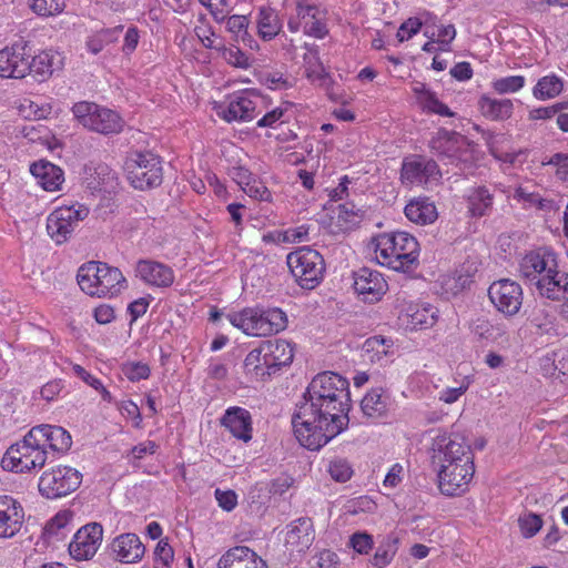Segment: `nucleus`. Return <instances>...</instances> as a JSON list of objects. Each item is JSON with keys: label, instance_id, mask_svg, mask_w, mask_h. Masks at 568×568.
<instances>
[{"label": "nucleus", "instance_id": "aec40b11", "mask_svg": "<svg viewBox=\"0 0 568 568\" xmlns=\"http://www.w3.org/2000/svg\"><path fill=\"white\" fill-rule=\"evenodd\" d=\"M353 287L364 302L376 303L388 290L384 276L376 270L362 267L353 273Z\"/></svg>", "mask_w": 568, "mask_h": 568}, {"label": "nucleus", "instance_id": "f03ea898", "mask_svg": "<svg viewBox=\"0 0 568 568\" xmlns=\"http://www.w3.org/2000/svg\"><path fill=\"white\" fill-rule=\"evenodd\" d=\"M432 450L440 493L449 497L464 494L475 474L470 446L460 435L444 432L433 438Z\"/></svg>", "mask_w": 568, "mask_h": 568}, {"label": "nucleus", "instance_id": "13d9d810", "mask_svg": "<svg viewBox=\"0 0 568 568\" xmlns=\"http://www.w3.org/2000/svg\"><path fill=\"white\" fill-rule=\"evenodd\" d=\"M470 378L465 376L457 386H448L438 393V400L445 404L456 403L469 388Z\"/></svg>", "mask_w": 568, "mask_h": 568}, {"label": "nucleus", "instance_id": "2f4dec72", "mask_svg": "<svg viewBox=\"0 0 568 568\" xmlns=\"http://www.w3.org/2000/svg\"><path fill=\"white\" fill-rule=\"evenodd\" d=\"M30 172L42 189L49 192L59 190L64 181L62 170L44 160L32 163Z\"/></svg>", "mask_w": 568, "mask_h": 568}, {"label": "nucleus", "instance_id": "8fccbe9b", "mask_svg": "<svg viewBox=\"0 0 568 568\" xmlns=\"http://www.w3.org/2000/svg\"><path fill=\"white\" fill-rule=\"evenodd\" d=\"M434 19V16L430 13H425L423 16V19L419 18H409L406 20L398 29L397 31V38L400 42L406 41L410 39L413 36L419 32L422 27L424 26V29L428 23H430V20Z\"/></svg>", "mask_w": 568, "mask_h": 568}, {"label": "nucleus", "instance_id": "de8ad7c7", "mask_svg": "<svg viewBox=\"0 0 568 568\" xmlns=\"http://www.w3.org/2000/svg\"><path fill=\"white\" fill-rule=\"evenodd\" d=\"M326 470L338 483L349 480L354 474L353 467L349 462L343 457H333L326 462Z\"/></svg>", "mask_w": 568, "mask_h": 568}, {"label": "nucleus", "instance_id": "e433bc0d", "mask_svg": "<svg viewBox=\"0 0 568 568\" xmlns=\"http://www.w3.org/2000/svg\"><path fill=\"white\" fill-rule=\"evenodd\" d=\"M74 513L70 509L58 511L43 528V535L49 540L63 539L73 528Z\"/></svg>", "mask_w": 568, "mask_h": 568}, {"label": "nucleus", "instance_id": "f3484780", "mask_svg": "<svg viewBox=\"0 0 568 568\" xmlns=\"http://www.w3.org/2000/svg\"><path fill=\"white\" fill-rule=\"evenodd\" d=\"M440 176V170L434 160L415 155L403 161L400 179L406 185L429 186L436 184Z\"/></svg>", "mask_w": 568, "mask_h": 568}, {"label": "nucleus", "instance_id": "0e129e2a", "mask_svg": "<svg viewBox=\"0 0 568 568\" xmlns=\"http://www.w3.org/2000/svg\"><path fill=\"white\" fill-rule=\"evenodd\" d=\"M72 371L78 377H80L88 385H90L91 387H93L97 390H101L104 399H108V400L111 399L110 393L103 387V384L99 378L92 376L82 366H80L78 364L72 366Z\"/></svg>", "mask_w": 568, "mask_h": 568}, {"label": "nucleus", "instance_id": "58836bf2", "mask_svg": "<svg viewBox=\"0 0 568 568\" xmlns=\"http://www.w3.org/2000/svg\"><path fill=\"white\" fill-rule=\"evenodd\" d=\"M538 292L549 300H561L568 292V274L558 267L540 284Z\"/></svg>", "mask_w": 568, "mask_h": 568}, {"label": "nucleus", "instance_id": "ea45409f", "mask_svg": "<svg viewBox=\"0 0 568 568\" xmlns=\"http://www.w3.org/2000/svg\"><path fill=\"white\" fill-rule=\"evenodd\" d=\"M123 30V26H116L113 28L101 29L92 32L85 41L88 51L92 54L100 53L105 47L116 42Z\"/></svg>", "mask_w": 568, "mask_h": 568}, {"label": "nucleus", "instance_id": "c03bdc74", "mask_svg": "<svg viewBox=\"0 0 568 568\" xmlns=\"http://www.w3.org/2000/svg\"><path fill=\"white\" fill-rule=\"evenodd\" d=\"M398 550V539L394 536L385 537L378 545L373 559L372 565L377 568H384L388 566Z\"/></svg>", "mask_w": 568, "mask_h": 568}, {"label": "nucleus", "instance_id": "dca6fc26", "mask_svg": "<svg viewBox=\"0 0 568 568\" xmlns=\"http://www.w3.org/2000/svg\"><path fill=\"white\" fill-rule=\"evenodd\" d=\"M558 267L556 255L547 250H537L527 253L519 263V273L523 278L536 285L537 290L550 274Z\"/></svg>", "mask_w": 568, "mask_h": 568}, {"label": "nucleus", "instance_id": "680f3d73", "mask_svg": "<svg viewBox=\"0 0 568 568\" xmlns=\"http://www.w3.org/2000/svg\"><path fill=\"white\" fill-rule=\"evenodd\" d=\"M520 531L524 537L530 538L535 536L542 526V520L535 514H528L519 518L518 520Z\"/></svg>", "mask_w": 568, "mask_h": 568}, {"label": "nucleus", "instance_id": "79ce46f5", "mask_svg": "<svg viewBox=\"0 0 568 568\" xmlns=\"http://www.w3.org/2000/svg\"><path fill=\"white\" fill-rule=\"evenodd\" d=\"M564 90L562 80L556 74H547L540 78L532 89V95L539 101H546L558 97Z\"/></svg>", "mask_w": 568, "mask_h": 568}, {"label": "nucleus", "instance_id": "69168bd1", "mask_svg": "<svg viewBox=\"0 0 568 568\" xmlns=\"http://www.w3.org/2000/svg\"><path fill=\"white\" fill-rule=\"evenodd\" d=\"M243 191L253 199L261 201H268L271 199V193L267 187L260 181L253 179L252 181L245 182V186H243Z\"/></svg>", "mask_w": 568, "mask_h": 568}, {"label": "nucleus", "instance_id": "bb28decb", "mask_svg": "<svg viewBox=\"0 0 568 568\" xmlns=\"http://www.w3.org/2000/svg\"><path fill=\"white\" fill-rule=\"evenodd\" d=\"M217 568H268L266 561L246 546H235L221 556Z\"/></svg>", "mask_w": 568, "mask_h": 568}, {"label": "nucleus", "instance_id": "423d86ee", "mask_svg": "<svg viewBox=\"0 0 568 568\" xmlns=\"http://www.w3.org/2000/svg\"><path fill=\"white\" fill-rule=\"evenodd\" d=\"M230 324L247 336L262 337L276 334L286 327V314L277 308L245 307L226 314Z\"/></svg>", "mask_w": 568, "mask_h": 568}, {"label": "nucleus", "instance_id": "4be33fe9", "mask_svg": "<svg viewBox=\"0 0 568 568\" xmlns=\"http://www.w3.org/2000/svg\"><path fill=\"white\" fill-rule=\"evenodd\" d=\"M109 548L111 556L121 564H138L145 554V546L140 537L133 532L116 536Z\"/></svg>", "mask_w": 568, "mask_h": 568}, {"label": "nucleus", "instance_id": "412c9836", "mask_svg": "<svg viewBox=\"0 0 568 568\" xmlns=\"http://www.w3.org/2000/svg\"><path fill=\"white\" fill-rule=\"evenodd\" d=\"M24 523V508L9 495H0V539L18 535Z\"/></svg>", "mask_w": 568, "mask_h": 568}, {"label": "nucleus", "instance_id": "bf43d9fd", "mask_svg": "<svg viewBox=\"0 0 568 568\" xmlns=\"http://www.w3.org/2000/svg\"><path fill=\"white\" fill-rule=\"evenodd\" d=\"M418 104L426 112L438 114L442 116H454V112H452L446 104L439 101L434 91H430L428 94H426V97L423 98V100L418 102Z\"/></svg>", "mask_w": 568, "mask_h": 568}, {"label": "nucleus", "instance_id": "b1692460", "mask_svg": "<svg viewBox=\"0 0 568 568\" xmlns=\"http://www.w3.org/2000/svg\"><path fill=\"white\" fill-rule=\"evenodd\" d=\"M136 276L146 285L153 287H169L174 282V272L169 266L153 260H141L136 263Z\"/></svg>", "mask_w": 568, "mask_h": 568}, {"label": "nucleus", "instance_id": "09e8293b", "mask_svg": "<svg viewBox=\"0 0 568 568\" xmlns=\"http://www.w3.org/2000/svg\"><path fill=\"white\" fill-rule=\"evenodd\" d=\"M473 282L471 275L468 273L455 272L442 276L440 283L443 290L447 294L456 295L464 288L468 287Z\"/></svg>", "mask_w": 568, "mask_h": 568}, {"label": "nucleus", "instance_id": "cd10ccee", "mask_svg": "<svg viewBox=\"0 0 568 568\" xmlns=\"http://www.w3.org/2000/svg\"><path fill=\"white\" fill-rule=\"evenodd\" d=\"M27 63L29 64L28 74H32L39 81H44L50 78L54 71L62 68L63 58L59 52L45 50L32 57L31 60H29L27 55Z\"/></svg>", "mask_w": 568, "mask_h": 568}, {"label": "nucleus", "instance_id": "6ab92c4d", "mask_svg": "<svg viewBox=\"0 0 568 568\" xmlns=\"http://www.w3.org/2000/svg\"><path fill=\"white\" fill-rule=\"evenodd\" d=\"M103 540V527L89 523L77 530L69 544L70 556L78 561L92 559Z\"/></svg>", "mask_w": 568, "mask_h": 568}, {"label": "nucleus", "instance_id": "f257e3e1", "mask_svg": "<svg viewBox=\"0 0 568 568\" xmlns=\"http://www.w3.org/2000/svg\"><path fill=\"white\" fill-rule=\"evenodd\" d=\"M349 408L348 381L333 372L316 375L292 419L296 439L310 450L321 449L347 428Z\"/></svg>", "mask_w": 568, "mask_h": 568}, {"label": "nucleus", "instance_id": "c85d7f7f", "mask_svg": "<svg viewBox=\"0 0 568 568\" xmlns=\"http://www.w3.org/2000/svg\"><path fill=\"white\" fill-rule=\"evenodd\" d=\"M392 408L393 399L390 394L382 387L372 388L361 402L363 414L373 419L387 416Z\"/></svg>", "mask_w": 568, "mask_h": 568}, {"label": "nucleus", "instance_id": "0eeeda50", "mask_svg": "<svg viewBox=\"0 0 568 568\" xmlns=\"http://www.w3.org/2000/svg\"><path fill=\"white\" fill-rule=\"evenodd\" d=\"M429 146L439 158L457 166L464 174H473L478 160L475 145L464 135L439 130L430 140Z\"/></svg>", "mask_w": 568, "mask_h": 568}, {"label": "nucleus", "instance_id": "5fc2aeb1", "mask_svg": "<svg viewBox=\"0 0 568 568\" xmlns=\"http://www.w3.org/2000/svg\"><path fill=\"white\" fill-rule=\"evenodd\" d=\"M194 33L206 49L216 50L221 43V41L217 42V37L205 18L199 19V23L194 27Z\"/></svg>", "mask_w": 568, "mask_h": 568}, {"label": "nucleus", "instance_id": "4d7b16f0", "mask_svg": "<svg viewBox=\"0 0 568 568\" xmlns=\"http://www.w3.org/2000/svg\"><path fill=\"white\" fill-rule=\"evenodd\" d=\"M248 24L250 20L246 16L233 14L226 19V30L232 33L235 39L245 41L246 38H248L250 42H254L247 32Z\"/></svg>", "mask_w": 568, "mask_h": 568}, {"label": "nucleus", "instance_id": "49530a36", "mask_svg": "<svg viewBox=\"0 0 568 568\" xmlns=\"http://www.w3.org/2000/svg\"><path fill=\"white\" fill-rule=\"evenodd\" d=\"M469 328L476 337L485 341H496L505 334V329L500 325H494L484 317L473 321Z\"/></svg>", "mask_w": 568, "mask_h": 568}, {"label": "nucleus", "instance_id": "f704fd0d", "mask_svg": "<svg viewBox=\"0 0 568 568\" xmlns=\"http://www.w3.org/2000/svg\"><path fill=\"white\" fill-rule=\"evenodd\" d=\"M405 215L413 223L428 225L437 220L438 212L435 203L429 199L417 197L405 206Z\"/></svg>", "mask_w": 568, "mask_h": 568}, {"label": "nucleus", "instance_id": "4c0bfd02", "mask_svg": "<svg viewBox=\"0 0 568 568\" xmlns=\"http://www.w3.org/2000/svg\"><path fill=\"white\" fill-rule=\"evenodd\" d=\"M479 109L485 118L491 121H504L511 116L514 103L509 99H493L484 95L479 100Z\"/></svg>", "mask_w": 568, "mask_h": 568}, {"label": "nucleus", "instance_id": "20e7f679", "mask_svg": "<svg viewBox=\"0 0 568 568\" xmlns=\"http://www.w3.org/2000/svg\"><path fill=\"white\" fill-rule=\"evenodd\" d=\"M294 357L292 344L285 339L262 341L243 361V371L250 381L263 382L280 367L290 365Z\"/></svg>", "mask_w": 568, "mask_h": 568}, {"label": "nucleus", "instance_id": "864d4df0", "mask_svg": "<svg viewBox=\"0 0 568 568\" xmlns=\"http://www.w3.org/2000/svg\"><path fill=\"white\" fill-rule=\"evenodd\" d=\"M261 82L270 90H287L294 85V80L281 71H270L261 75Z\"/></svg>", "mask_w": 568, "mask_h": 568}, {"label": "nucleus", "instance_id": "a211bd4d", "mask_svg": "<svg viewBox=\"0 0 568 568\" xmlns=\"http://www.w3.org/2000/svg\"><path fill=\"white\" fill-rule=\"evenodd\" d=\"M488 296L496 310L505 316L516 315L523 305L521 286L509 278L495 281L488 288Z\"/></svg>", "mask_w": 568, "mask_h": 568}, {"label": "nucleus", "instance_id": "2eb2a0df", "mask_svg": "<svg viewBox=\"0 0 568 568\" xmlns=\"http://www.w3.org/2000/svg\"><path fill=\"white\" fill-rule=\"evenodd\" d=\"M265 109L264 98L255 92L244 91L230 97L217 114L227 122H247L255 119Z\"/></svg>", "mask_w": 568, "mask_h": 568}, {"label": "nucleus", "instance_id": "338daca9", "mask_svg": "<svg viewBox=\"0 0 568 568\" xmlns=\"http://www.w3.org/2000/svg\"><path fill=\"white\" fill-rule=\"evenodd\" d=\"M219 506L225 511H232L237 505V495L234 490H222L220 488L214 491Z\"/></svg>", "mask_w": 568, "mask_h": 568}, {"label": "nucleus", "instance_id": "a19ab883", "mask_svg": "<svg viewBox=\"0 0 568 568\" xmlns=\"http://www.w3.org/2000/svg\"><path fill=\"white\" fill-rule=\"evenodd\" d=\"M18 110L19 114L27 120L49 119L54 113V103L24 99L20 102Z\"/></svg>", "mask_w": 568, "mask_h": 568}, {"label": "nucleus", "instance_id": "9d476101", "mask_svg": "<svg viewBox=\"0 0 568 568\" xmlns=\"http://www.w3.org/2000/svg\"><path fill=\"white\" fill-rule=\"evenodd\" d=\"M48 459V452L42 448L29 430L21 440L11 445L3 458L2 466L16 473H27L42 468Z\"/></svg>", "mask_w": 568, "mask_h": 568}, {"label": "nucleus", "instance_id": "774afa93", "mask_svg": "<svg viewBox=\"0 0 568 568\" xmlns=\"http://www.w3.org/2000/svg\"><path fill=\"white\" fill-rule=\"evenodd\" d=\"M174 559L173 548L164 539H161L154 549V561L172 565Z\"/></svg>", "mask_w": 568, "mask_h": 568}, {"label": "nucleus", "instance_id": "6e6d98bb", "mask_svg": "<svg viewBox=\"0 0 568 568\" xmlns=\"http://www.w3.org/2000/svg\"><path fill=\"white\" fill-rule=\"evenodd\" d=\"M290 103H283L280 106L266 112L258 121V128H275L277 124L284 123L288 121L287 111L290 109Z\"/></svg>", "mask_w": 568, "mask_h": 568}, {"label": "nucleus", "instance_id": "c9c22d12", "mask_svg": "<svg viewBox=\"0 0 568 568\" xmlns=\"http://www.w3.org/2000/svg\"><path fill=\"white\" fill-rule=\"evenodd\" d=\"M467 210L473 217L487 215L494 204L493 193L484 185L473 187L466 196Z\"/></svg>", "mask_w": 568, "mask_h": 568}, {"label": "nucleus", "instance_id": "4468645a", "mask_svg": "<svg viewBox=\"0 0 568 568\" xmlns=\"http://www.w3.org/2000/svg\"><path fill=\"white\" fill-rule=\"evenodd\" d=\"M88 215L89 209L80 203L59 206L47 219L48 234L57 244H61Z\"/></svg>", "mask_w": 568, "mask_h": 568}, {"label": "nucleus", "instance_id": "3c124183", "mask_svg": "<svg viewBox=\"0 0 568 568\" xmlns=\"http://www.w3.org/2000/svg\"><path fill=\"white\" fill-rule=\"evenodd\" d=\"M526 84L524 75H508L495 79L491 82V88L499 94L516 93L520 91Z\"/></svg>", "mask_w": 568, "mask_h": 568}, {"label": "nucleus", "instance_id": "a878e982", "mask_svg": "<svg viewBox=\"0 0 568 568\" xmlns=\"http://www.w3.org/2000/svg\"><path fill=\"white\" fill-rule=\"evenodd\" d=\"M29 64L22 45L0 50V78L22 79L28 74Z\"/></svg>", "mask_w": 568, "mask_h": 568}, {"label": "nucleus", "instance_id": "a18cd8bd", "mask_svg": "<svg viewBox=\"0 0 568 568\" xmlns=\"http://www.w3.org/2000/svg\"><path fill=\"white\" fill-rule=\"evenodd\" d=\"M436 27V17L430 20V23L426 26L424 29V36L428 39H436L440 45V50L447 51L449 49L450 42L456 37V29L453 24L440 26L437 29Z\"/></svg>", "mask_w": 568, "mask_h": 568}, {"label": "nucleus", "instance_id": "e2e57ef3", "mask_svg": "<svg viewBox=\"0 0 568 568\" xmlns=\"http://www.w3.org/2000/svg\"><path fill=\"white\" fill-rule=\"evenodd\" d=\"M348 545L356 552L366 555L373 548L374 541L372 535L365 531H357L351 536Z\"/></svg>", "mask_w": 568, "mask_h": 568}, {"label": "nucleus", "instance_id": "ddd939ff", "mask_svg": "<svg viewBox=\"0 0 568 568\" xmlns=\"http://www.w3.org/2000/svg\"><path fill=\"white\" fill-rule=\"evenodd\" d=\"M287 28L293 33L303 31L316 39H323L328 33L325 12L307 0H295Z\"/></svg>", "mask_w": 568, "mask_h": 568}, {"label": "nucleus", "instance_id": "1a4fd4ad", "mask_svg": "<svg viewBox=\"0 0 568 568\" xmlns=\"http://www.w3.org/2000/svg\"><path fill=\"white\" fill-rule=\"evenodd\" d=\"M124 172L136 190H150L161 185L163 168L160 156L151 151H133L124 162Z\"/></svg>", "mask_w": 568, "mask_h": 568}, {"label": "nucleus", "instance_id": "37998d69", "mask_svg": "<svg viewBox=\"0 0 568 568\" xmlns=\"http://www.w3.org/2000/svg\"><path fill=\"white\" fill-rule=\"evenodd\" d=\"M215 51L227 64L234 68L246 70L252 65L250 57L235 44L225 45L221 42Z\"/></svg>", "mask_w": 568, "mask_h": 568}, {"label": "nucleus", "instance_id": "7ed1b4c3", "mask_svg": "<svg viewBox=\"0 0 568 568\" xmlns=\"http://www.w3.org/2000/svg\"><path fill=\"white\" fill-rule=\"evenodd\" d=\"M375 260L396 272H407L418 264L419 244L406 232L382 233L372 241Z\"/></svg>", "mask_w": 568, "mask_h": 568}, {"label": "nucleus", "instance_id": "5701e85b", "mask_svg": "<svg viewBox=\"0 0 568 568\" xmlns=\"http://www.w3.org/2000/svg\"><path fill=\"white\" fill-rule=\"evenodd\" d=\"M30 432L47 452L50 449L53 453L64 454L71 448L72 437L61 426L42 424L32 427Z\"/></svg>", "mask_w": 568, "mask_h": 568}, {"label": "nucleus", "instance_id": "393cba45", "mask_svg": "<svg viewBox=\"0 0 568 568\" xmlns=\"http://www.w3.org/2000/svg\"><path fill=\"white\" fill-rule=\"evenodd\" d=\"M221 425L239 440L247 443L252 439V416L243 407H229L221 418Z\"/></svg>", "mask_w": 568, "mask_h": 568}, {"label": "nucleus", "instance_id": "f8f14e48", "mask_svg": "<svg viewBox=\"0 0 568 568\" xmlns=\"http://www.w3.org/2000/svg\"><path fill=\"white\" fill-rule=\"evenodd\" d=\"M82 474L70 466H57L45 470L39 479V491L48 499H58L77 490Z\"/></svg>", "mask_w": 568, "mask_h": 568}, {"label": "nucleus", "instance_id": "c756f323", "mask_svg": "<svg viewBox=\"0 0 568 568\" xmlns=\"http://www.w3.org/2000/svg\"><path fill=\"white\" fill-rule=\"evenodd\" d=\"M314 538L312 519L301 517L288 526L285 541L297 552H304L312 546Z\"/></svg>", "mask_w": 568, "mask_h": 568}, {"label": "nucleus", "instance_id": "473e14b6", "mask_svg": "<svg viewBox=\"0 0 568 568\" xmlns=\"http://www.w3.org/2000/svg\"><path fill=\"white\" fill-rule=\"evenodd\" d=\"M406 324L413 328L432 327L438 318V310L426 303H412L406 308Z\"/></svg>", "mask_w": 568, "mask_h": 568}, {"label": "nucleus", "instance_id": "7c9ffc66", "mask_svg": "<svg viewBox=\"0 0 568 568\" xmlns=\"http://www.w3.org/2000/svg\"><path fill=\"white\" fill-rule=\"evenodd\" d=\"M364 217V212L357 209L354 203L346 202L332 209L333 232H348L359 225Z\"/></svg>", "mask_w": 568, "mask_h": 568}, {"label": "nucleus", "instance_id": "72a5a7b5", "mask_svg": "<svg viewBox=\"0 0 568 568\" xmlns=\"http://www.w3.org/2000/svg\"><path fill=\"white\" fill-rule=\"evenodd\" d=\"M255 22L257 34L264 41L273 40L281 32L283 27L277 11L267 6L258 8Z\"/></svg>", "mask_w": 568, "mask_h": 568}, {"label": "nucleus", "instance_id": "39448f33", "mask_svg": "<svg viewBox=\"0 0 568 568\" xmlns=\"http://www.w3.org/2000/svg\"><path fill=\"white\" fill-rule=\"evenodd\" d=\"M77 281L82 292L100 298L115 297L128 286L125 277L118 267L95 261L79 267Z\"/></svg>", "mask_w": 568, "mask_h": 568}, {"label": "nucleus", "instance_id": "603ef678", "mask_svg": "<svg viewBox=\"0 0 568 568\" xmlns=\"http://www.w3.org/2000/svg\"><path fill=\"white\" fill-rule=\"evenodd\" d=\"M31 10L40 17H51L61 13L64 0H28Z\"/></svg>", "mask_w": 568, "mask_h": 568}, {"label": "nucleus", "instance_id": "052dcab7", "mask_svg": "<svg viewBox=\"0 0 568 568\" xmlns=\"http://www.w3.org/2000/svg\"><path fill=\"white\" fill-rule=\"evenodd\" d=\"M122 373L131 382H139L146 379L150 376L151 369L148 364L142 362H131L124 364Z\"/></svg>", "mask_w": 568, "mask_h": 568}, {"label": "nucleus", "instance_id": "6e6552de", "mask_svg": "<svg viewBox=\"0 0 568 568\" xmlns=\"http://www.w3.org/2000/svg\"><path fill=\"white\" fill-rule=\"evenodd\" d=\"M286 264L294 282L303 290H314L324 280L326 271L324 257L308 246L288 253Z\"/></svg>", "mask_w": 568, "mask_h": 568}, {"label": "nucleus", "instance_id": "9b49d317", "mask_svg": "<svg viewBox=\"0 0 568 568\" xmlns=\"http://www.w3.org/2000/svg\"><path fill=\"white\" fill-rule=\"evenodd\" d=\"M72 113L83 128L104 135L116 134L124 125L118 112L89 101L77 102Z\"/></svg>", "mask_w": 568, "mask_h": 568}]
</instances>
